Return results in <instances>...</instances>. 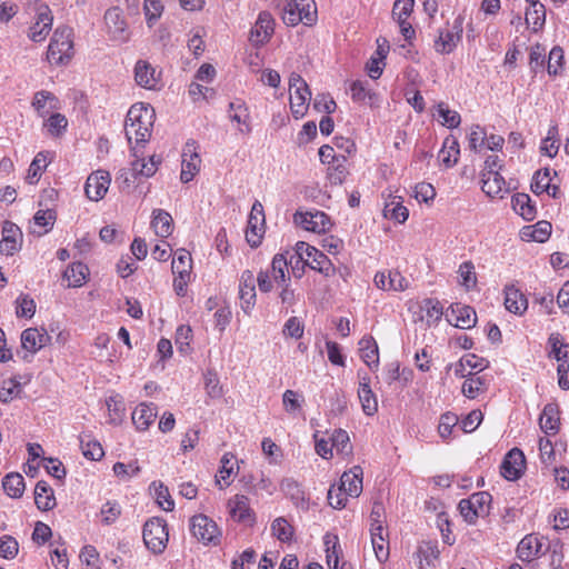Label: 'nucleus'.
<instances>
[{"mask_svg":"<svg viewBox=\"0 0 569 569\" xmlns=\"http://www.w3.org/2000/svg\"><path fill=\"white\" fill-rule=\"evenodd\" d=\"M154 109L142 102L131 106L126 118V137L131 143L134 140L136 146H143L151 137L153 126Z\"/></svg>","mask_w":569,"mask_h":569,"instance_id":"nucleus-1","label":"nucleus"},{"mask_svg":"<svg viewBox=\"0 0 569 569\" xmlns=\"http://www.w3.org/2000/svg\"><path fill=\"white\" fill-rule=\"evenodd\" d=\"M73 56L72 29L69 27H59L54 30L51 38L47 59L51 64H64Z\"/></svg>","mask_w":569,"mask_h":569,"instance_id":"nucleus-2","label":"nucleus"},{"mask_svg":"<svg viewBox=\"0 0 569 569\" xmlns=\"http://www.w3.org/2000/svg\"><path fill=\"white\" fill-rule=\"evenodd\" d=\"M282 20L287 26L300 22L312 26L317 20V8L313 0H287L283 7Z\"/></svg>","mask_w":569,"mask_h":569,"instance_id":"nucleus-3","label":"nucleus"},{"mask_svg":"<svg viewBox=\"0 0 569 569\" xmlns=\"http://www.w3.org/2000/svg\"><path fill=\"white\" fill-rule=\"evenodd\" d=\"M142 538L146 547L152 553L161 555L169 540L167 522L158 517L147 520L143 526Z\"/></svg>","mask_w":569,"mask_h":569,"instance_id":"nucleus-4","label":"nucleus"},{"mask_svg":"<svg viewBox=\"0 0 569 569\" xmlns=\"http://www.w3.org/2000/svg\"><path fill=\"white\" fill-rule=\"evenodd\" d=\"M290 109L296 119H301L311 99V92L302 77L292 72L289 78Z\"/></svg>","mask_w":569,"mask_h":569,"instance_id":"nucleus-5","label":"nucleus"},{"mask_svg":"<svg viewBox=\"0 0 569 569\" xmlns=\"http://www.w3.org/2000/svg\"><path fill=\"white\" fill-rule=\"evenodd\" d=\"M491 496L486 491L471 495L468 499L460 500L458 508L468 523H475L479 517L489 513Z\"/></svg>","mask_w":569,"mask_h":569,"instance_id":"nucleus-6","label":"nucleus"},{"mask_svg":"<svg viewBox=\"0 0 569 569\" xmlns=\"http://www.w3.org/2000/svg\"><path fill=\"white\" fill-rule=\"evenodd\" d=\"M190 530L192 536L203 545L217 546L220 541L221 532L217 523L206 515H196L190 520Z\"/></svg>","mask_w":569,"mask_h":569,"instance_id":"nucleus-7","label":"nucleus"},{"mask_svg":"<svg viewBox=\"0 0 569 569\" xmlns=\"http://www.w3.org/2000/svg\"><path fill=\"white\" fill-rule=\"evenodd\" d=\"M33 2V11L36 13V21L29 29V38L34 42L43 41L49 34L52 27V16L51 10L47 4L37 6L34 0L29 2V7L31 8V3Z\"/></svg>","mask_w":569,"mask_h":569,"instance_id":"nucleus-8","label":"nucleus"},{"mask_svg":"<svg viewBox=\"0 0 569 569\" xmlns=\"http://www.w3.org/2000/svg\"><path fill=\"white\" fill-rule=\"evenodd\" d=\"M264 233V212L263 206L260 201L256 200L252 204L248 228L246 231V240L252 248L259 247L262 236Z\"/></svg>","mask_w":569,"mask_h":569,"instance_id":"nucleus-9","label":"nucleus"},{"mask_svg":"<svg viewBox=\"0 0 569 569\" xmlns=\"http://www.w3.org/2000/svg\"><path fill=\"white\" fill-rule=\"evenodd\" d=\"M198 144L194 140L186 142L182 150L180 179L183 183L190 182L199 172L201 159L197 152Z\"/></svg>","mask_w":569,"mask_h":569,"instance_id":"nucleus-10","label":"nucleus"},{"mask_svg":"<svg viewBox=\"0 0 569 569\" xmlns=\"http://www.w3.org/2000/svg\"><path fill=\"white\" fill-rule=\"evenodd\" d=\"M293 221L305 230L316 233L326 232L331 226L329 217L318 210L310 212L298 211L293 214Z\"/></svg>","mask_w":569,"mask_h":569,"instance_id":"nucleus-11","label":"nucleus"},{"mask_svg":"<svg viewBox=\"0 0 569 569\" xmlns=\"http://www.w3.org/2000/svg\"><path fill=\"white\" fill-rule=\"evenodd\" d=\"M526 468V458L518 448H512L501 463V475L510 481L518 480Z\"/></svg>","mask_w":569,"mask_h":569,"instance_id":"nucleus-12","label":"nucleus"},{"mask_svg":"<svg viewBox=\"0 0 569 569\" xmlns=\"http://www.w3.org/2000/svg\"><path fill=\"white\" fill-rule=\"evenodd\" d=\"M274 30V20L268 11H261L250 31L249 40L256 46H262L269 41Z\"/></svg>","mask_w":569,"mask_h":569,"instance_id":"nucleus-13","label":"nucleus"},{"mask_svg":"<svg viewBox=\"0 0 569 569\" xmlns=\"http://www.w3.org/2000/svg\"><path fill=\"white\" fill-rule=\"evenodd\" d=\"M111 182L108 171L98 170L92 172L86 181L84 191L87 197L92 201L101 200L107 193Z\"/></svg>","mask_w":569,"mask_h":569,"instance_id":"nucleus-14","label":"nucleus"},{"mask_svg":"<svg viewBox=\"0 0 569 569\" xmlns=\"http://www.w3.org/2000/svg\"><path fill=\"white\" fill-rule=\"evenodd\" d=\"M462 36V21L456 19L451 30H439L438 38L435 40V50L438 53L447 54L455 50Z\"/></svg>","mask_w":569,"mask_h":569,"instance_id":"nucleus-15","label":"nucleus"},{"mask_svg":"<svg viewBox=\"0 0 569 569\" xmlns=\"http://www.w3.org/2000/svg\"><path fill=\"white\" fill-rule=\"evenodd\" d=\"M104 22L108 33L113 40L126 41L128 39L127 22L119 7L109 8L106 11Z\"/></svg>","mask_w":569,"mask_h":569,"instance_id":"nucleus-16","label":"nucleus"},{"mask_svg":"<svg viewBox=\"0 0 569 569\" xmlns=\"http://www.w3.org/2000/svg\"><path fill=\"white\" fill-rule=\"evenodd\" d=\"M51 337L44 329L28 328L21 333V346L24 351L34 355L49 345Z\"/></svg>","mask_w":569,"mask_h":569,"instance_id":"nucleus-17","label":"nucleus"},{"mask_svg":"<svg viewBox=\"0 0 569 569\" xmlns=\"http://www.w3.org/2000/svg\"><path fill=\"white\" fill-rule=\"evenodd\" d=\"M447 318L451 325L461 329H470L477 322V315L473 308L461 303L452 305Z\"/></svg>","mask_w":569,"mask_h":569,"instance_id":"nucleus-18","label":"nucleus"},{"mask_svg":"<svg viewBox=\"0 0 569 569\" xmlns=\"http://www.w3.org/2000/svg\"><path fill=\"white\" fill-rule=\"evenodd\" d=\"M22 232L20 228L11 222L6 221L2 227V239L0 241V252L12 256L21 247Z\"/></svg>","mask_w":569,"mask_h":569,"instance_id":"nucleus-19","label":"nucleus"},{"mask_svg":"<svg viewBox=\"0 0 569 569\" xmlns=\"http://www.w3.org/2000/svg\"><path fill=\"white\" fill-rule=\"evenodd\" d=\"M362 468L353 466L349 471L342 473L338 490L350 497H359L362 492Z\"/></svg>","mask_w":569,"mask_h":569,"instance_id":"nucleus-20","label":"nucleus"},{"mask_svg":"<svg viewBox=\"0 0 569 569\" xmlns=\"http://www.w3.org/2000/svg\"><path fill=\"white\" fill-rule=\"evenodd\" d=\"M239 296L242 302L241 307L243 311L249 313L254 306L256 300V277L250 270H246L241 274Z\"/></svg>","mask_w":569,"mask_h":569,"instance_id":"nucleus-21","label":"nucleus"},{"mask_svg":"<svg viewBox=\"0 0 569 569\" xmlns=\"http://www.w3.org/2000/svg\"><path fill=\"white\" fill-rule=\"evenodd\" d=\"M139 147L140 146L131 147L132 156L136 158L131 162V170L133 172V176H141L146 178L152 177L158 169L160 159L156 160L154 156H152L147 160L146 158L142 157V152H140Z\"/></svg>","mask_w":569,"mask_h":569,"instance_id":"nucleus-22","label":"nucleus"},{"mask_svg":"<svg viewBox=\"0 0 569 569\" xmlns=\"http://www.w3.org/2000/svg\"><path fill=\"white\" fill-rule=\"evenodd\" d=\"M358 397L362 410L367 416H373L378 411V402L370 388V378L368 375L360 377Z\"/></svg>","mask_w":569,"mask_h":569,"instance_id":"nucleus-23","label":"nucleus"},{"mask_svg":"<svg viewBox=\"0 0 569 569\" xmlns=\"http://www.w3.org/2000/svg\"><path fill=\"white\" fill-rule=\"evenodd\" d=\"M157 407L153 403H140L132 412V422L140 431L147 430L157 418Z\"/></svg>","mask_w":569,"mask_h":569,"instance_id":"nucleus-24","label":"nucleus"},{"mask_svg":"<svg viewBox=\"0 0 569 569\" xmlns=\"http://www.w3.org/2000/svg\"><path fill=\"white\" fill-rule=\"evenodd\" d=\"M505 307L515 315H522L528 308V300L518 288L508 286L505 289Z\"/></svg>","mask_w":569,"mask_h":569,"instance_id":"nucleus-25","label":"nucleus"},{"mask_svg":"<svg viewBox=\"0 0 569 569\" xmlns=\"http://www.w3.org/2000/svg\"><path fill=\"white\" fill-rule=\"evenodd\" d=\"M136 82L146 89H156L158 79L154 68L147 61L139 60L134 67Z\"/></svg>","mask_w":569,"mask_h":569,"instance_id":"nucleus-26","label":"nucleus"},{"mask_svg":"<svg viewBox=\"0 0 569 569\" xmlns=\"http://www.w3.org/2000/svg\"><path fill=\"white\" fill-rule=\"evenodd\" d=\"M559 410L557 405L547 403L540 416V428L547 435H556L559 431Z\"/></svg>","mask_w":569,"mask_h":569,"instance_id":"nucleus-27","label":"nucleus"},{"mask_svg":"<svg viewBox=\"0 0 569 569\" xmlns=\"http://www.w3.org/2000/svg\"><path fill=\"white\" fill-rule=\"evenodd\" d=\"M151 227L158 237L168 238L173 230L171 214L162 209H154L152 212Z\"/></svg>","mask_w":569,"mask_h":569,"instance_id":"nucleus-28","label":"nucleus"},{"mask_svg":"<svg viewBox=\"0 0 569 569\" xmlns=\"http://www.w3.org/2000/svg\"><path fill=\"white\" fill-rule=\"evenodd\" d=\"M34 502L38 509L42 511H49L56 507L53 489L43 480L36 485Z\"/></svg>","mask_w":569,"mask_h":569,"instance_id":"nucleus-29","label":"nucleus"},{"mask_svg":"<svg viewBox=\"0 0 569 569\" xmlns=\"http://www.w3.org/2000/svg\"><path fill=\"white\" fill-rule=\"evenodd\" d=\"M359 351L360 357L363 362L370 368H378L379 365V353L378 346L376 340L372 337H363L359 341Z\"/></svg>","mask_w":569,"mask_h":569,"instance_id":"nucleus-30","label":"nucleus"},{"mask_svg":"<svg viewBox=\"0 0 569 569\" xmlns=\"http://www.w3.org/2000/svg\"><path fill=\"white\" fill-rule=\"evenodd\" d=\"M482 191L491 198L507 191L506 181L499 171L482 173Z\"/></svg>","mask_w":569,"mask_h":569,"instance_id":"nucleus-31","label":"nucleus"},{"mask_svg":"<svg viewBox=\"0 0 569 569\" xmlns=\"http://www.w3.org/2000/svg\"><path fill=\"white\" fill-rule=\"evenodd\" d=\"M416 555L419 560L420 569H423L425 565L429 568H435L436 561L440 556V550L437 542L428 541L418 547Z\"/></svg>","mask_w":569,"mask_h":569,"instance_id":"nucleus-32","label":"nucleus"},{"mask_svg":"<svg viewBox=\"0 0 569 569\" xmlns=\"http://www.w3.org/2000/svg\"><path fill=\"white\" fill-rule=\"evenodd\" d=\"M513 210L525 220L531 221L536 218L537 211L527 193H517L511 199Z\"/></svg>","mask_w":569,"mask_h":569,"instance_id":"nucleus-33","label":"nucleus"},{"mask_svg":"<svg viewBox=\"0 0 569 569\" xmlns=\"http://www.w3.org/2000/svg\"><path fill=\"white\" fill-rule=\"evenodd\" d=\"M548 343L551 347L550 356H553L559 365H569V345L563 342L560 333H551Z\"/></svg>","mask_w":569,"mask_h":569,"instance_id":"nucleus-34","label":"nucleus"},{"mask_svg":"<svg viewBox=\"0 0 569 569\" xmlns=\"http://www.w3.org/2000/svg\"><path fill=\"white\" fill-rule=\"evenodd\" d=\"M88 267L82 262H74L63 272V278L68 281V287H81L87 278Z\"/></svg>","mask_w":569,"mask_h":569,"instance_id":"nucleus-35","label":"nucleus"},{"mask_svg":"<svg viewBox=\"0 0 569 569\" xmlns=\"http://www.w3.org/2000/svg\"><path fill=\"white\" fill-rule=\"evenodd\" d=\"M230 512L238 521H246L251 518V509L249 506L248 497L237 495L233 499L229 500Z\"/></svg>","mask_w":569,"mask_h":569,"instance_id":"nucleus-36","label":"nucleus"},{"mask_svg":"<svg viewBox=\"0 0 569 569\" xmlns=\"http://www.w3.org/2000/svg\"><path fill=\"white\" fill-rule=\"evenodd\" d=\"M459 153L460 149L458 140L455 137L446 138L442 149L440 150V158L442 163L447 168L455 166L458 161Z\"/></svg>","mask_w":569,"mask_h":569,"instance_id":"nucleus-37","label":"nucleus"},{"mask_svg":"<svg viewBox=\"0 0 569 569\" xmlns=\"http://www.w3.org/2000/svg\"><path fill=\"white\" fill-rule=\"evenodd\" d=\"M312 254L315 256V259H306L307 266H309L313 270L319 271L325 277H331L335 274L336 268L331 260L325 253L316 249Z\"/></svg>","mask_w":569,"mask_h":569,"instance_id":"nucleus-38","label":"nucleus"},{"mask_svg":"<svg viewBox=\"0 0 569 569\" xmlns=\"http://www.w3.org/2000/svg\"><path fill=\"white\" fill-rule=\"evenodd\" d=\"M6 493L11 498H19L24 491V479L20 473H9L2 480Z\"/></svg>","mask_w":569,"mask_h":569,"instance_id":"nucleus-39","label":"nucleus"},{"mask_svg":"<svg viewBox=\"0 0 569 569\" xmlns=\"http://www.w3.org/2000/svg\"><path fill=\"white\" fill-rule=\"evenodd\" d=\"M288 258L283 253H277L271 262L272 278L277 284H286L290 278L286 274Z\"/></svg>","mask_w":569,"mask_h":569,"instance_id":"nucleus-40","label":"nucleus"},{"mask_svg":"<svg viewBox=\"0 0 569 569\" xmlns=\"http://www.w3.org/2000/svg\"><path fill=\"white\" fill-rule=\"evenodd\" d=\"M546 20V9L540 2L531 3L530 8L526 12V22L531 26L533 31H538L542 28Z\"/></svg>","mask_w":569,"mask_h":569,"instance_id":"nucleus-41","label":"nucleus"},{"mask_svg":"<svg viewBox=\"0 0 569 569\" xmlns=\"http://www.w3.org/2000/svg\"><path fill=\"white\" fill-rule=\"evenodd\" d=\"M191 254L186 249H179L172 260V272L178 276L190 274Z\"/></svg>","mask_w":569,"mask_h":569,"instance_id":"nucleus-42","label":"nucleus"},{"mask_svg":"<svg viewBox=\"0 0 569 569\" xmlns=\"http://www.w3.org/2000/svg\"><path fill=\"white\" fill-rule=\"evenodd\" d=\"M330 441L338 453H341L343 456H349L352 453V446L350 445V438L346 430H335L330 438Z\"/></svg>","mask_w":569,"mask_h":569,"instance_id":"nucleus-43","label":"nucleus"},{"mask_svg":"<svg viewBox=\"0 0 569 569\" xmlns=\"http://www.w3.org/2000/svg\"><path fill=\"white\" fill-rule=\"evenodd\" d=\"M551 183L550 169L545 168L542 170H538L531 182V191L535 194H541L543 192H549Z\"/></svg>","mask_w":569,"mask_h":569,"instance_id":"nucleus-44","label":"nucleus"},{"mask_svg":"<svg viewBox=\"0 0 569 569\" xmlns=\"http://www.w3.org/2000/svg\"><path fill=\"white\" fill-rule=\"evenodd\" d=\"M280 489L295 502H299L305 499V492L301 485L293 478H284L280 483Z\"/></svg>","mask_w":569,"mask_h":569,"instance_id":"nucleus-45","label":"nucleus"},{"mask_svg":"<svg viewBox=\"0 0 569 569\" xmlns=\"http://www.w3.org/2000/svg\"><path fill=\"white\" fill-rule=\"evenodd\" d=\"M271 530L272 533L282 542H288L292 539L293 527L282 517L273 520Z\"/></svg>","mask_w":569,"mask_h":569,"instance_id":"nucleus-46","label":"nucleus"},{"mask_svg":"<svg viewBox=\"0 0 569 569\" xmlns=\"http://www.w3.org/2000/svg\"><path fill=\"white\" fill-rule=\"evenodd\" d=\"M536 548V535H527L517 547V555L521 561H531L535 559L533 549Z\"/></svg>","mask_w":569,"mask_h":569,"instance_id":"nucleus-47","label":"nucleus"},{"mask_svg":"<svg viewBox=\"0 0 569 569\" xmlns=\"http://www.w3.org/2000/svg\"><path fill=\"white\" fill-rule=\"evenodd\" d=\"M421 310L425 312L422 319L426 317L427 323L431 325L438 321L442 316V306L438 300L426 299L421 305Z\"/></svg>","mask_w":569,"mask_h":569,"instance_id":"nucleus-48","label":"nucleus"},{"mask_svg":"<svg viewBox=\"0 0 569 569\" xmlns=\"http://www.w3.org/2000/svg\"><path fill=\"white\" fill-rule=\"evenodd\" d=\"M383 216L399 223H403L408 219L409 211L401 202L391 201L385 206Z\"/></svg>","mask_w":569,"mask_h":569,"instance_id":"nucleus-49","label":"nucleus"},{"mask_svg":"<svg viewBox=\"0 0 569 569\" xmlns=\"http://www.w3.org/2000/svg\"><path fill=\"white\" fill-rule=\"evenodd\" d=\"M325 545L327 546V565L330 569H338V537L327 533L325 536Z\"/></svg>","mask_w":569,"mask_h":569,"instance_id":"nucleus-50","label":"nucleus"},{"mask_svg":"<svg viewBox=\"0 0 569 569\" xmlns=\"http://www.w3.org/2000/svg\"><path fill=\"white\" fill-rule=\"evenodd\" d=\"M47 167V154L39 152L32 160L27 174V181L29 183H36L41 176L42 170Z\"/></svg>","mask_w":569,"mask_h":569,"instance_id":"nucleus-51","label":"nucleus"},{"mask_svg":"<svg viewBox=\"0 0 569 569\" xmlns=\"http://www.w3.org/2000/svg\"><path fill=\"white\" fill-rule=\"evenodd\" d=\"M143 10L146 20L149 27L161 17L163 12V4L161 0H144Z\"/></svg>","mask_w":569,"mask_h":569,"instance_id":"nucleus-52","label":"nucleus"},{"mask_svg":"<svg viewBox=\"0 0 569 569\" xmlns=\"http://www.w3.org/2000/svg\"><path fill=\"white\" fill-rule=\"evenodd\" d=\"M563 50L560 47H553L548 57L547 70L550 76H557L560 73L563 66Z\"/></svg>","mask_w":569,"mask_h":569,"instance_id":"nucleus-53","label":"nucleus"},{"mask_svg":"<svg viewBox=\"0 0 569 569\" xmlns=\"http://www.w3.org/2000/svg\"><path fill=\"white\" fill-rule=\"evenodd\" d=\"M486 131L481 126L473 124L468 133L469 148L475 152H479L486 142Z\"/></svg>","mask_w":569,"mask_h":569,"instance_id":"nucleus-54","label":"nucleus"},{"mask_svg":"<svg viewBox=\"0 0 569 569\" xmlns=\"http://www.w3.org/2000/svg\"><path fill=\"white\" fill-rule=\"evenodd\" d=\"M80 447L83 456L91 460H100L104 455L101 445L96 440L86 441L84 438H80Z\"/></svg>","mask_w":569,"mask_h":569,"instance_id":"nucleus-55","label":"nucleus"},{"mask_svg":"<svg viewBox=\"0 0 569 569\" xmlns=\"http://www.w3.org/2000/svg\"><path fill=\"white\" fill-rule=\"evenodd\" d=\"M459 274L461 278V284L467 290H470L476 287L477 277H476V272H475V266L472 264L471 261H466L460 266Z\"/></svg>","mask_w":569,"mask_h":569,"instance_id":"nucleus-56","label":"nucleus"},{"mask_svg":"<svg viewBox=\"0 0 569 569\" xmlns=\"http://www.w3.org/2000/svg\"><path fill=\"white\" fill-rule=\"evenodd\" d=\"M19 543L11 536L0 538V556L4 559H13L18 555Z\"/></svg>","mask_w":569,"mask_h":569,"instance_id":"nucleus-57","label":"nucleus"},{"mask_svg":"<svg viewBox=\"0 0 569 569\" xmlns=\"http://www.w3.org/2000/svg\"><path fill=\"white\" fill-rule=\"evenodd\" d=\"M530 239L537 242H545L551 233V224L548 221H539L535 226H528Z\"/></svg>","mask_w":569,"mask_h":569,"instance_id":"nucleus-58","label":"nucleus"},{"mask_svg":"<svg viewBox=\"0 0 569 569\" xmlns=\"http://www.w3.org/2000/svg\"><path fill=\"white\" fill-rule=\"evenodd\" d=\"M557 136H558V128L557 126H552L548 130V134L546 139L542 142L541 151L546 153L548 157L553 158L559 149V146L557 144Z\"/></svg>","mask_w":569,"mask_h":569,"instance_id":"nucleus-59","label":"nucleus"},{"mask_svg":"<svg viewBox=\"0 0 569 569\" xmlns=\"http://www.w3.org/2000/svg\"><path fill=\"white\" fill-rule=\"evenodd\" d=\"M438 113L442 119V124L448 128H457L460 124L461 118L457 111L450 110L446 103L438 104Z\"/></svg>","mask_w":569,"mask_h":569,"instance_id":"nucleus-60","label":"nucleus"},{"mask_svg":"<svg viewBox=\"0 0 569 569\" xmlns=\"http://www.w3.org/2000/svg\"><path fill=\"white\" fill-rule=\"evenodd\" d=\"M546 48L539 43L530 49L529 66L533 72L540 70L545 64Z\"/></svg>","mask_w":569,"mask_h":569,"instance_id":"nucleus-61","label":"nucleus"},{"mask_svg":"<svg viewBox=\"0 0 569 569\" xmlns=\"http://www.w3.org/2000/svg\"><path fill=\"white\" fill-rule=\"evenodd\" d=\"M458 421L459 419L455 413L446 412L441 415L440 422L438 426L440 437L443 439L448 438L451 435L452 429L458 423Z\"/></svg>","mask_w":569,"mask_h":569,"instance_id":"nucleus-62","label":"nucleus"},{"mask_svg":"<svg viewBox=\"0 0 569 569\" xmlns=\"http://www.w3.org/2000/svg\"><path fill=\"white\" fill-rule=\"evenodd\" d=\"M415 6V0H396L392 8V16L398 20L408 19Z\"/></svg>","mask_w":569,"mask_h":569,"instance_id":"nucleus-63","label":"nucleus"},{"mask_svg":"<svg viewBox=\"0 0 569 569\" xmlns=\"http://www.w3.org/2000/svg\"><path fill=\"white\" fill-rule=\"evenodd\" d=\"M52 136H59L68 126L67 118L61 113H54L49 117L46 124Z\"/></svg>","mask_w":569,"mask_h":569,"instance_id":"nucleus-64","label":"nucleus"}]
</instances>
